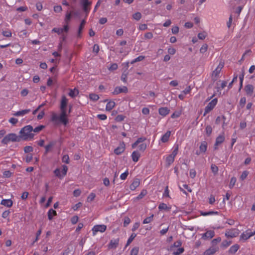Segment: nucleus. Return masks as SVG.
<instances>
[{"instance_id": "79ce46f5", "label": "nucleus", "mask_w": 255, "mask_h": 255, "mask_svg": "<svg viewBox=\"0 0 255 255\" xmlns=\"http://www.w3.org/2000/svg\"><path fill=\"white\" fill-rule=\"evenodd\" d=\"M153 217V215H152L150 217L146 218L143 220V224H148V223H150L152 220Z\"/></svg>"}, {"instance_id": "dca6fc26", "label": "nucleus", "mask_w": 255, "mask_h": 255, "mask_svg": "<svg viewBox=\"0 0 255 255\" xmlns=\"http://www.w3.org/2000/svg\"><path fill=\"white\" fill-rule=\"evenodd\" d=\"M140 184V180L139 179L135 178L133 182L130 185L129 188L131 190H134Z\"/></svg>"}, {"instance_id": "39448f33", "label": "nucleus", "mask_w": 255, "mask_h": 255, "mask_svg": "<svg viewBox=\"0 0 255 255\" xmlns=\"http://www.w3.org/2000/svg\"><path fill=\"white\" fill-rule=\"evenodd\" d=\"M239 234V231L237 229H232L226 231L225 236L227 238H233L237 237Z\"/></svg>"}, {"instance_id": "49530a36", "label": "nucleus", "mask_w": 255, "mask_h": 255, "mask_svg": "<svg viewBox=\"0 0 255 255\" xmlns=\"http://www.w3.org/2000/svg\"><path fill=\"white\" fill-rule=\"evenodd\" d=\"M95 197H96L95 194L94 193H91L87 198V201L88 202L92 201L93 200H94Z\"/></svg>"}, {"instance_id": "c03bdc74", "label": "nucleus", "mask_w": 255, "mask_h": 255, "mask_svg": "<svg viewBox=\"0 0 255 255\" xmlns=\"http://www.w3.org/2000/svg\"><path fill=\"white\" fill-rule=\"evenodd\" d=\"M208 49V45L207 44H204L202 45L200 49V52L202 53H204L207 51Z\"/></svg>"}, {"instance_id": "f03ea898", "label": "nucleus", "mask_w": 255, "mask_h": 255, "mask_svg": "<svg viewBox=\"0 0 255 255\" xmlns=\"http://www.w3.org/2000/svg\"><path fill=\"white\" fill-rule=\"evenodd\" d=\"M33 130V127L30 125L26 126L19 131L20 136L23 140H27L28 138L32 139L34 134L31 133Z\"/></svg>"}, {"instance_id": "58836bf2", "label": "nucleus", "mask_w": 255, "mask_h": 255, "mask_svg": "<svg viewBox=\"0 0 255 255\" xmlns=\"http://www.w3.org/2000/svg\"><path fill=\"white\" fill-rule=\"evenodd\" d=\"M139 251V248L135 247L130 251V255H137Z\"/></svg>"}, {"instance_id": "393cba45", "label": "nucleus", "mask_w": 255, "mask_h": 255, "mask_svg": "<svg viewBox=\"0 0 255 255\" xmlns=\"http://www.w3.org/2000/svg\"><path fill=\"white\" fill-rule=\"evenodd\" d=\"M200 151L201 152H205L207 148V143L206 141H204L201 143L199 147Z\"/></svg>"}, {"instance_id": "6e6552de", "label": "nucleus", "mask_w": 255, "mask_h": 255, "mask_svg": "<svg viewBox=\"0 0 255 255\" xmlns=\"http://www.w3.org/2000/svg\"><path fill=\"white\" fill-rule=\"evenodd\" d=\"M128 89L127 87H116L112 93L113 95H118L121 93H126L128 92Z\"/></svg>"}, {"instance_id": "f704fd0d", "label": "nucleus", "mask_w": 255, "mask_h": 255, "mask_svg": "<svg viewBox=\"0 0 255 255\" xmlns=\"http://www.w3.org/2000/svg\"><path fill=\"white\" fill-rule=\"evenodd\" d=\"M158 209H159V210H169L170 209V208L168 207L166 204L162 203L159 204V205L158 206Z\"/></svg>"}, {"instance_id": "8fccbe9b", "label": "nucleus", "mask_w": 255, "mask_h": 255, "mask_svg": "<svg viewBox=\"0 0 255 255\" xmlns=\"http://www.w3.org/2000/svg\"><path fill=\"white\" fill-rule=\"evenodd\" d=\"M33 150V148L31 146H26L24 148V151L25 153L32 152Z\"/></svg>"}, {"instance_id": "09e8293b", "label": "nucleus", "mask_w": 255, "mask_h": 255, "mask_svg": "<svg viewBox=\"0 0 255 255\" xmlns=\"http://www.w3.org/2000/svg\"><path fill=\"white\" fill-rule=\"evenodd\" d=\"M212 131V128L211 126H207L206 128V132L208 136L210 135Z\"/></svg>"}, {"instance_id": "20e7f679", "label": "nucleus", "mask_w": 255, "mask_h": 255, "mask_svg": "<svg viewBox=\"0 0 255 255\" xmlns=\"http://www.w3.org/2000/svg\"><path fill=\"white\" fill-rule=\"evenodd\" d=\"M217 103V99H213L209 102L205 108V111L203 116H206L208 113L211 111L215 107Z\"/></svg>"}, {"instance_id": "423d86ee", "label": "nucleus", "mask_w": 255, "mask_h": 255, "mask_svg": "<svg viewBox=\"0 0 255 255\" xmlns=\"http://www.w3.org/2000/svg\"><path fill=\"white\" fill-rule=\"evenodd\" d=\"M106 229L107 226L105 225H95L92 229L93 235L95 236L98 232H104Z\"/></svg>"}, {"instance_id": "4d7b16f0", "label": "nucleus", "mask_w": 255, "mask_h": 255, "mask_svg": "<svg viewBox=\"0 0 255 255\" xmlns=\"http://www.w3.org/2000/svg\"><path fill=\"white\" fill-rule=\"evenodd\" d=\"M32 158H33L32 155L31 154H28L25 157V161L27 163H29L32 160Z\"/></svg>"}, {"instance_id": "5fc2aeb1", "label": "nucleus", "mask_w": 255, "mask_h": 255, "mask_svg": "<svg viewBox=\"0 0 255 255\" xmlns=\"http://www.w3.org/2000/svg\"><path fill=\"white\" fill-rule=\"evenodd\" d=\"M128 175V171L127 170L126 171H125L124 173H122L121 175L120 178L122 180H125L127 178Z\"/></svg>"}, {"instance_id": "4468645a", "label": "nucleus", "mask_w": 255, "mask_h": 255, "mask_svg": "<svg viewBox=\"0 0 255 255\" xmlns=\"http://www.w3.org/2000/svg\"><path fill=\"white\" fill-rule=\"evenodd\" d=\"M215 236V232L213 231L210 230L207 231L202 236V238L204 239H210L212 238Z\"/></svg>"}, {"instance_id": "c756f323", "label": "nucleus", "mask_w": 255, "mask_h": 255, "mask_svg": "<svg viewBox=\"0 0 255 255\" xmlns=\"http://www.w3.org/2000/svg\"><path fill=\"white\" fill-rule=\"evenodd\" d=\"M78 93L79 91L76 89H74V90H70L69 95L72 98H74Z\"/></svg>"}, {"instance_id": "ddd939ff", "label": "nucleus", "mask_w": 255, "mask_h": 255, "mask_svg": "<svg viewBox=\"0 0 255 255\" xmlns=\"http://www.w3.org/2000/svg\"><path fill=\"white\" fill-rule=\"evenodd\" d=\"M85 23H86V20L85 19H83L81 21L80 24L79 26L78 34H77L78 38H81L82 30H83V28L84 27Z\"/></svg>"}, {"instance_id": "ea45409f", "label": "nucleus", "mask_w": 255, "mask_h": 255, "mask_svg": "<svg viewBox=\"0 0 255 255\" xmlns=\"http://www.w3.org/2000/svg\"><path fill=\"white\" fill-rule=\"evenodd\" d=\"M236 182V178L235 177H233L230 180V184H229V188L230 189H232L234 186L235 185Z\"/></svg>"}, {"instance_id": "a18cd8bd", "label": "nucleus", "mask_w": 255, "mask_h": 255, "mask_svg": "<svg viewBox=\"0 0 255 255\" xmlns=\"http://www.w3.org/2000/svg\"><path fill=\"white\" fill-rule=\"evenodd\" d=\"M126 117L122 115H119L116 118V120L117 122H122L124 120Z\"/></svg>"}, {"instance_id": "13d9d810", "label": "nucleus", "mask_w": 255, "mask_h": 255, "mask_svg": "<svg viewBox=\"0 0 255 255\" xmlns=\"http://www.w3.org/2000/svg\"><path fill=\"white\" fill-rule=\"evenodd\" d=\"M130 222V219L127 217L125 218L124 222V226L125 227H127Z\"/></svg>"}, {"instance_id": "e2e57ef3", "label": "nucleus", "mask_w": 255, "mask_h": 255, "mask_svg": "<svg viewBox=\"0 0 255 255\" xmlns=\"http://www.w3.org/2000/svg\"><path fill=\"white\" fill-rule=\"evenodd\" d=\"M181 245H182V242L180 240H178V241H176V242H175L174 243V244L173 245V246H172L171 247V248H172V247L177 248V247H180Z\"/></svg>"}, {"instance_id": "e433bc0d", "label": "nucleus", "mask_w": 255, "mask_h": 255, "mask_svg": "<svg viewBox=\"0 0 255 255\" xmlns=\"http://www.w3.org/2000/svg\"><path fill=\"white\" fill-rule=\"evenodd\" d=\"M218 212L217 211H209V212H201V215L202 216L211 215L213 214H218Z\"/></svg>"}, {"instance_id": "603ef678", "label": "nucleus", "mask_w": 255, "mask_h": 255, "mask_svg": "<svg viewBox=\"0 0 255 255\" xmlns=\"http://www.w3.org/2000/svg\"><path fill=\"white\" fill-rule=\"evenodd\" d=\"M248 174H249V172L248 171H243L241 177H240V179L242 180H244V179H245L247 178Z\"/></svg>"}, {"instance_id": "4c0bfd02", "label": "nucleus", "mask_w": 255, "mask_h": 255, "mask_svg": "<svg viewBox=\"0 0 255 255\" xmlns=\"http://www.w3.org/2000/svg\"><path fill=\"white\" fill-rule=\"evenodd\" d=\"M132 17L136 20H139L141 17V14L139 12H135L132 15Z\"/></svg>"}, {"instance_id": "a211bd4d", "label": "nucleus", "mask_w": 255, "mask_h": 255, "mask_svg": "<svg viewBox=\"0 0 255 255\" xmlns=\"http://www.w3.org/2000/svg\"><path fill=\"white\" fill-rule=\"evenodd\" d=\"M170 110L166 107L159 109V114L162 116H166L169 113Z\"/></svg>"}, {"instance_id": "412c9836", "label": "nucleus", "mask_w": 255, "mask_h": 255, "mask_svg": "<svg viewBox=\"0 0 255 255\" xmlns=\"http://www.w3.org/2000/svg\"><path fill=\"white\" fill-rule=\"evenodd\" d=\"M12 201L11 199H3L1 201V204L7 207H10L12 205Z\"/></svg>"}, {"instance_id": "2f4dec72", "label": "nucleus", "mask_w": 255, "mask_h": 255, "mask_svg": "<svg viewBox=\"0 0 255 255\" xmlns=\"http://www.w3.org/2000/svg\"><path fill=\"white\" fill-rule=\"evenodd\" d=\"M232 243L231 241H228L227 240H224L223 241L221 245V247L224 249L227 248Z\"/></svg>"}, {"instance_id": "052dcab7", "label": "nucleus", "mask_w": 255, "mask_h": 255, "mask_svg": "<svg viewBox=\"0 0 255 255\" xmlns=\"http://www.w3.org/2000/svg\"><path fill=\"white\" fill-rule=\"evenodd\" d=\"M99 46L97 44H95L93 46V52L97 54L99 51Z\"/></svg>"}, {"instance_id": "680f3d73", "label": "nucleus", "mask_w": 255, "mask_h": 255, "mask_svg": "<svg viewBox=\"0 0 255 255\" xmlns=\"http://www.w3.org/2000/svg\"><path fill=\"white\" fill-rule=\"evenodd\" d=\"M54 172L56 176H57L58 177H59L60 178H62V176H61V175L60 174L61 171L59 169H58V168L54 170Z\"/></svg>"}, {"instance_id": "0eeeda50", "label": "nucleus", "mask_w": 255, "mask_h": 255, "mask_svg": "<svg viewBox=\"0 0 255 255\" xmlns=\"http://www.w3.org/2000/svg\"><path fill=\"white\" fill-rule=\"evenodd\" d=\"M92 2L91 1H89L88 0H82L81 1V4L82 6V8L84 12L86 13V16H87L88 13L90 11L89 6L91 5Z\"/></svg>"}, {"instance_id": "bf43d9fd", "label": "nucleus", "mask_w": 255, "mask_h": 255, "mask_svg": "<svg viewBox=\"0 0 255 255\" xmlns=\"http://www.w3.org/2000/svg\"><path fill=\"white\" fill-rule=\"evenodd\" d=\"M147 145L145 143H141L138 146L139 149L140 151H144L146 148Z\"/></svg>"}, {"instance_id": "f8f14e48", "label": "nucleus", "mask_w": 255, "mask_h": 255, "mask_svg": "<svg viewBox=\"0 0 255 255\" xmlns=\"http://www.w3.org/2000/svg\"><path fill=\"white\" fill-rule=\"evenodd\" d=\"M255 232H251L247 231L246 233H243L241 236V239L244 240H247L252 236L254 235Z\"/></svg>"}, {"instance_id": "9d476101", "label": "nucleus", "mask_w": 255, "mask_h": 255, "mask_svg": "<svg viewBox=\"0 0 255 255\" xmlns=\"http://www.w3.org/2000/svg\"><path fill=\"white\" fill-rule=\"evenodd\" d=\"M225 140V137L223 135H219L216 139L215 143L214 144V149H217L218 148L217 146L219 144H221Z\"/></svg>"}, {"instance_id": "72a5a7b5", "label": "nucleus", "mask_w": 255, "mask_h": 255, "mask_svg": "<svg viewBox=\"0 0 255 255\" xmlns=\"http://www.w3.org/2000/svg\"><path fill=\"white\" fill-rule=\"evenodd\" d=\"M211 169L212 172L215 175H216L218 174V170H219L218 167L215 164H212L211 166Z\"/></svg>"}, {"instance_id": "774afa93", "label": "nucleus", "mask_w": 255, "mask_h": 255, "mask_svg": "<svg viewBox=\"0 0 255 255\" xmlns=\"http://www.w3.org/2000/svg\"><path fill=\"white\" fill-rule=\"evenodd\" d=\"M3 174L4 177L9 178L11 176L12 173L9 170H6L4 171Z\"/></svg>"}, {"instance_id": "f3484780", "label": "nucleus", "mask_w": 255, "mask_h": 255, "mask_svg": "<svg viewBox=\"0 0 255 255\" xmlns=\"http://www.w3.org/2000/svg\"><path fill=\"white\" fill-rule=\"evenodd\" d=\"M218 251V248L211 247L205 252L204 255H213Z\"/></svg>"}, {"instance_id": "37998d69", "label": "nucleus", "mask_w": 255, "mask_h": 255, "mask_svg": "<svg viewBox=\"0 0 255 255\" xmlns=\"http://www.w3.org/2000/svg\"><path fill=\"white\" fill-rule=\"evenodd\" d=\"M62 160L63 162H65L66 164L69 163V157L67 154L63 156Z\"/></svg>"}, {"instance_id": "9b49d317", "label": "nucleus", "mask_w": 255, "mask_h": 255, "mask_svg": "<svg viewBox=\"0 0 255 255\" xmlns=\"http://www.w3.org/2000/svg\"><path fill=\"white\" fill-rule=\"evenodd\" d=\"M221 70L218 69H216L214 71H213L211 75L212 80L214 82L217 80L218 77H219V74L220 73Z\"/></svg>"}, {"instance_id": "69168bd1", "label": "nucleus", "mask_w": 255, "mask_h": 255, "mask_svg": "<svg viewBox=\"0 0 255 255\" xmlns=\"http://www.w3.org/2000/svg\"><path fill=\"white\" fill-rule=\"evenodd\" d=\"M221 241V238L220 237H218L216 239H214L212 240V243L213 246L216 245L217 243L220 242Z\"/></svg>"}, {"instance_id": "4be33fe9", "label": "nucleus", "mask_w": 255, "mask_h": 255, "mask_svg": "<svg viewBox=\"0 0 255 255\" xmlns=\"http://www.w3.org/2000/svg\"><path fill=\"white\" fill-rule=\"evenodd\" d=\"M123 145L118 147L114 150V153L117 155H119L123 153L125 149V144L123 143Z\"/></svg>"}, {"instance_id": "7c9ffc66", "label": "nucleus", "mask_w": 255, "mask_h": 255, "mask_svg": "<svg viewBox=\"0 0 255 255\" xmlns=\"http://www.w3.org/2000/svg\"><path fill=\"white\" fill-rule=\"evenodd\" d=\"M174 161V158L171 155H168L166 158V161L168 166L171 164Z\"/></svg>"}, {"instance_id": "7ed1b4c3", "label": "nucleus", "mask_w": 255, "mask_h": 255, "mask_svg": "<svg viewBox=\"0 0 255 255\" xmlns=\"http://www.w3.org/2000/svg\"><path fill=\"white\" fill-rule=\"evenodd\" d=\"M20 135L17 136L15 133H11L5 135L1 140V143L6 144L10 141L12 142H19L21 140Z\"/></svg>"}, {"instance_id": "c9c22d12", "label": "nucleus", "mask_w": 255, "mask_h": 255, "mask_svg": "<svg viewBox=\"0 0 255 255\" xmlns=\"http://www.w3.org/2000/svg\"><path fill=\"white\" fill-rule=\"evenodd\" d=\"M147 194V191L146 190H142L140 193L138 195V196L136 197L137 200H140L143 198Z\"/></svg>"}, {"instance_id": "b1692460", "label": "nucleus", "mask_w": 255, "mask_h": 255, "mask_svg": "<svg viewBox=\"0 0 255 255\" xmlns=\"http://www.w3.org/2000/svg\"><path fill=\"white\" fill-rule=\"evenodd\" d=\"M140 156V153L138 151H134L131 154L132 159L134 162L138 161Z\"/></svg>"}, {"instance_id": "de8ad7c7", "label": "nucleus", "mask_w": 255, "mask_h": 255, "mask_svg": "<svg viewBox=\"0 0 255 255\" xmlns=\"http://www.w3.org/2000/svg\"><path fill=\"white\" fill-rule=\"evenodd\" d=\"M184 251V249L183 248H180L178 249L176 252H174L173 254L174 255H179L180 254L183 253Z\"/></svg>"}, {"instance_id": "a19ab883", "label": "nucleus", "mask_w": 255, "mask_h": 255, "mask_svg": "<svg viewBox=\"0 0 255 255\" xmlns=\"http://www.w3.org/2000/svg\"><path fill=\"white\" fill-rule=\"evenodd\" d=\"M45 128L44 126L43 125H40L37 127H36L35 128H33V131L35 132H39L41 130H42L44 128Z\"/></svg>"}, {"instance_id": "a878e982", "label": "nucleus", "mask_w": 255, "mask_h": 255, "mask_svg": "<svg viewBox=\"0 0 255 255\" xmlns=\"http://www.w3.org/2000/svg\"><path fill=\"white\" fill-rule=\"evenodd\" d=\"M57 213L56 211L52 209H50L48 212V218L49 220H51L53 218V216H56Z\"/></svg>"}, {"instance_id": "6ab92c4d", "label": "nucleus", "mask_w": 255, "mask_h": 255, "mask_svg": "<svg viewBox=\"0 0 255 255\" xmlns=\"http://www.w3.org/2000/svg\"><path fill=\"white\" fill-rule=\"evenodd\" d=\"M240 248L239 245L235 244L232 246L228 251V253L230 254H235Z\"/></svg>"}, {"instance_id": "0e129e2a", "label": "nucleus", "mask_w": 255, "mask_h": 255, "mask_svg": "<svg viewBox=\"0 0 255 255\" xmlns=\"http://www.w3.org/2000/svg\"><path fill=\"white\" fill-rule=\"evenodd\" d=\"M207 36V34L205 33H199L198 34V37L199 39L203 40Z\"/></svg>"}, {"instance_id": "1a4fd4ad", "label": "nucleus", "mask_w": 255, "mask_h": 255, "mask_svg": "<svg viewBox=\"0 0 255 255\" xmlns=\"http://www.w3.org/2000/svg\"><path fill=\"white\" fill-rule=\"evenodd\" d=\"M119 238L111 240L110 242V243L108 245V249H116L119 245Z\"/></svg>"}, {"instance_id": "6e6d98bb", "label": "nucleus", "mask_w": 255, "mask_h": 255, "mask_svg": "<svg viewBox=\"0 0 255 255\" xmlns=\"http://www.w3.org/2000/svg\"><path fill=\"white\" fill-rule=\"evenodd\" d=\"M246 103V98L245 97H242L240 101V105L242 108H243L245 106V105Z\"/></svg>"}, {"instance_id": "c85d7f7f", "label": "nucleus", "mask_w": 255, "mask_h": 255, "mask_svg": "<svg viewBox=\"0 0 255 255\" xmlns=\"http://www.w3.org/2000/svg\"><path fill=\"white\" fill-rule=\"evenodd\" d=\"M136 234L135 233H132L129 238H128L126 247H128L132 242L134 239L136 237Z\"/></svg>"}, {"instance_id": "473e14b6", "label": "nucleus", "mask_w": 255, "mask_h": 255, "mask_svg": "<svg viewBox=\"0 0 255 255\" xmlns=\"http://www.w3.org/2000/svg\"><path fill=\"white\" fill-rule=\"evenodd\" d=\"M89 98L92 101H97L99 99V97L96 94L92 93L89 95Z\"/></svg>"}, {"instance_id": "bb28decb", "label": "nucleus", "mask_w": 255, "mask_h": 255, "mask_svg": "<svg viewBox=\"0 0 255 255\" xmlns=\"http://www.w3.org/2000/svg\"><path fill=\"white\" fill-rule=\"evenodd\" d=\"M115 106V103L114 101L109 102L106 105V109L107 111H111Z\"/></svg>"}, {"instance_id": "5701e85b", "label": "nucleus", "mask_w": 255, "mask_h": 255, "mask_svg": "<svg viewBox=\"0 0 255 255\" xmlns=\"http://www.w3.org/2000/svg\"><path fill=\"white\" fill-rule=\"evenodd\" d=\"M171 134V131L169 130H168L161 137V140L162 142H167Z\"/></svg>"}, {"instance_id": "338daca9", "label": "nucleus", "mask_w": 255, "mask_h": 255, "mask_svg": "<svg viewBox=\"0 0 255 255\" xmlns=\"http://www.w3.org/2000/svg\"><path fill=\"white\" fill-rule=\"evenodd\" d=\"M52 31L57 33L58 35H60L62 33V30L61 28H56V27L54 28L52 30Z\"/></svg>"}, {"instance_id": "f257e3e1", "label": "nucleus", "mask_w": 255, "mask_h": 255, "mask_svg": "<svg viewBox=\"0 0 255 255\" xmlns=\"http://www.w3.org/2000/svg\"><path fill=\"white\" fill-rule=\"evenodd\" d=\"M68 105V99L65 95L62 96L60 105V114L59 116L53 113L51 116V121L53 122L59 121L64 126H66L69 121L67 118L68 114L67 113V106Z\"/></svg>"}, {"instance_id": "864d4df0", "label": "nucleus", "mask_w": 255, "mask_h": 255, "mask_svg": "<svg viewBox=\"0 0 255 255\" xmlns=\"http://www.w3.org/2000/svg\"><path fill=\"white\" fill-rule=\"evenodd\" d=\"M178 145H176V147H175L174 149L173 150V151H172V154H170V155H171L172 157H173L174 158H175V157L176 156V155L177 154V153H178Z\"/></svg>"}, {"instance_id": "aec40b11", "label": "nucleus", "mask_w": 255, "mask_h": 255, "mask_svg": "<svg viewBox=\"0 0 255 255\" xmlns=\"http://www.w3.org/2000/svg\"><path fill=\"white\" fill-rule=\"evenodd\" d=\"M30 111L31 110L30 109H25L22 111L16 112L14 114H13V115L16 117L22 116L25 114H28Z\"/></svg>"}, {"instance_id": "3c124183", "label": "nucleus", "mask_w": 255, "mask_h": 255, "mask_svg": "<svg viewBox=\"0 0 255 255\" xmlns=\"http://www.w3.org/2000/svg\"><path fill=\"white\" fill-rule=\"evenodd\" d=\"M2 34L4 36L10 37L11 36V32L10 30L3 31Z\"/></svg>"}, {"instance_id": "2eb2a0df", "label": "nucleus", "mask_w": 255, "mask_h": 255, "mask_svg": "<svg viewBox=\"0 0 255 255\" xmlns=\"http://www.w3.org/2000/svg\"><path fill=\"white\" fill-rule=\"evenodd\" d=\"M254 86L251 84H248L245 87V90L247 95H252L254 92Z\"/></svg>"}, {"instance_id": "cd10ccee", "label": "nucleus", "mask_w": 255, "mask_h": 255, "mask_svg": "<svg viewBox=\"0 0 255 255\" xmlns=\"http://www.w3.org/2000/svg\"><path fill=\"white\" fill-rule=\"evenodd\" d=\"M55 144H56V141H50L48 144L46 145L45 146V153L46 154L47 153H48L49 151L50 148H51L52 147H53Z\"/></svg>"}]
</instances>
